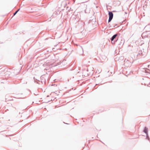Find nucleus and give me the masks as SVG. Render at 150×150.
<instances>
[{"label": "nucleus", "instance_id": "obj_9", "mask_svg": "<svg viewBox=\"0 0 150 150\" xmlns=\"http://www.w3.org/2000/svg\"><path fill=\"white\" fill-rule=\"evenodd\" d=\"M18 12L17 11H16L13 14V16H15Z\"/></svg>", "mask_w": 150, "mask_h": 150}, {"label": "nucleus", "instance_id": "obj_6", "mask_svg": "<svg viewBox=\"0 0 150 150\" xmlns=\"http://www.w3.org/2000/svg\"><path fill=\"white\" fill-rule=\"evenodd\" d=\"M124 62H125V63L124 64H125L126 63H129L130 62L128 60V59H125V61H124Z\"/></svg>", "mask_w": 150, "mask_h": 150}, {"label": "nucleus", "instance_id": "obj_10", "mask_svg": "<svg viewBox=\"0 0 150 150\" xmlns=\"http://www.w3.org/2000/svg\"><path fill=\"white\" fill-rule=\"evenodd\" d=\"M146 139H149V136H148V134H146Z\"/></svg>", "mask_w": 150, "mask_h": 150}, {"label": "nucleus", "instance_id": "obj_8", "mask_svg": "<svg viewBox=\"0 0 150 150\" xmlns=\"http://www.w3.org/2000/svg\"><path fill=\"white\" fill-rule=\"evenodd\" d=\"M66 10H68L69 12V8L68 7H66Z\"/></svg>", "mask_w": 150, "mask_h": 150}, {"label": "nucleus", "instance_id": "obj_7", "mask_svg": "<svg viewBox=\"0 0 150 150\" xmlns=\"http://www.w3.org/2000/svg\"><path fill=\"white\" fill-rule=\"evenodd\" d=\"M112 18H109V19H108V22L109 23L112 20Z\"/></svg>", "mask_w": 150, "mask_h": 150}, {"label": "nucleus", "instance_id": "obj_14", "mask_svg": "<svg viewBox=\"0 0 150 150\" xmlns=\"http://www.w3.org/2000/svg\"><path fill=\"white\" fill-rule=\"evenodd\" d=\"M68 91V90H67V91H66V93H67V91Z\"/></svg>", "mask_w": 150, "mask_h": 150}, {"label": "nucleus", "instance_id": "obj_13", "mask_svg": "<svg viewBox=\"0 0 150 150\" xmlns=\"http://www.w3.org/2000/svg\"><path fill=\"white\" fill-rule=\"evenodd\" d=\"M149 44H150V40L149 42Z\"/></svg>", "mask_w": 150, "mask_h": 150}, {"label": "nucleus", "instance_id": "obj_11", "mask_svg": "<svg viewBox=\"0 0 150 150\" xmlns=\"http://www.w3.org/2000/svg\"><path fill=\"white\" fill-rule=\"evenodd\" d=\"M20 10V9H18L17 11H17V12H18V11Z\"/></svg>", "mask_w": 150, "mask_h": 150}, {"label": "nucleus", "instance_id": "obj_5", "mask_svg": "<svg viewBox=\"0 0 150 150\" xmlns=\"http://www.w3.org/2000/svg\"><path fill=\"white\" fill-rule=\"evenodd\" d=\"M117 34H115L111 38V41H113L117 36Z\"/></svg>", "mask_w": 150, "mask_h": 150}, {"label": "nucleus", "instance_id": "obj_1", "mask_svg": "<svg viewBox=\"0 0 150 150\" xmlns=\"http://www.w3.org/2000/svg\"><path fill=\"white\" fill-rule=\"evenodd\" d=\"M147 54V52L144 51V49L139 51L137 55V59H138L142 57H144L146 56Z\"/></svg>", "mask_w": 150, "mask_h": 150}, {"label": "nucleus", "instance_id": "obj_4", "mask_svg": "<svg viewBox=\"0 0 150 150\" xmlns=\"http://www.w3.org/2000/svg\"><path fill=\"white\" fill-rule=\"evenodd\" d=\"M143 132L146 134H148V128L146 127H144V129Z\"/></svg>", "mask_w": 150, "mask_h": 150}, {"label": "nucleus", "instance_id": "obj_3", "mask_svg": "<svg viewBox=\"0 0 150 150\" xmlns=\"http://www.w3.org/2000/svg\"><path fill=\"white\" fill-rule=\"evenodd\" d=\"M108 12H108V15H109V18H112L113 17V13H112V12H111V11H109Z\"/></svg>", "mask_w": 150, "mask_h": 150}, {"label": "nucleus", "instance_id": "obj_2", "mask_svg": "<svg viewBox=\"0 0 150 150\" xmlns=\"http://www.w3.org/2000/svg\"><path fill=\"white\" fill-rule=\"evenodd\" d=\"M148 32L146 31L145 32H144L143 33L142 35V37L143 38H144L147 37L148 35V34H147V33Z\"/></svg>", "mask_w": 150, "mask_h": 150}, {"label": "nucleus", "instance_id": "obj_12", "mask_svg": "<svg viewBox=\"0 0 150 150\" xmlns=\"http://www.w3.org/2000/svg\"><path fill=\"white\" fill-rule=\"evenodd\" d=\"M54 49H55L54 48H53L52 49H53V50H54V51H55V50H54Z\"/></svg>", "mask_w": 150, "mask_h": 150}]
</instances>
